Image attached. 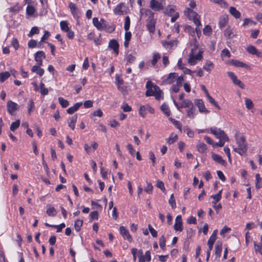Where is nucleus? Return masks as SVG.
I'll use <instances>...</instances> for the list:
<instances>
[{
  "label": "nucleus",
  "instance_id": "obj_62",
  "mask_svg": "<svg viewBox=\"0 0 262 262\" xmlns=\"http://www.w3.org/2000/svg\"><path fill=\"white\" fill-rule=\"evenodd\" d=\"M166 238L164 235H162L159 239L160 247L163 249L165 247Z\"/></svg>",
  "mask_w": 262,
  "mask_h": 262
},
{
  "label": "nucleus",
  "instance_id": "obj_57",
  "mask_svg": "<svg viewBox=\"0 0 262 262\" xmlns=\"http://www.w3.org/2000/svg\"><path fill=\"white\" fill-rule=\"evenodd\" d=\"M191 19H192L194 24L196 25L197 28L201 25V24L199 16L197 13L196 16L192 17Z\"/></svg>",
  "mask_w": 262,
  "mask_h": 262
},
{
  "label": "nucleus",
  "instance_id": "obj_28",
  "mask_svg": "<svg viewBox=\"0 0 262 262\" xmlns=\"http://www.w3.org/2000/svg\"><path fill=\"white\" fill-rule=\"evenodd\" d=\"M196 148L198 151L201 153H204L207 150V145L204 143L200 141L198 142V143L196 145Z\"/></svg>",
  "mask_w": 262,
  "mask_h": 262
},
{
  "label": "nucleus",
  "instance_id": "obj_12",
  "mask_svg": "<svg viewBox=\"0 0 262 262\" xmlns=\"http://www.w3.org/2000/svg\"><path fill=\"white\" fill-rule=\"evenodd\" d=\"M227 75L232 80L233 83L234 84L238 85L241 89H244V84L240 80L237 79V76L235 75V74L233 72H228Z\"/></svg>",
  "mask_w": 262,
  "mask_h": 262
},
{
  "label": "nucleus",
  "instance_id": "obj_10",
  "mask_svg": "<svg viewBox=\"0 0 262 262\" xmlns=\"http://www.w3.org/2000/svg\"><path fill=\"white\" fill-rule=\"evenodd\" d=\"M113 11L115 14L120 15L126 14L127 9L124 3H120L116 6Z\"/></svg>",
  "mask_w": 262,
  "mask_h": 262
},
{
  "label": "nucleus",
  "instance_id": "obj_16",
  "mask_svg": "<svg viewBox=\"0 0 262 262\" xmlns=\"http://www.w3.org/2000/svg\"><path fill=\"white\" fill-rule=\"evenodd\" d=\"M194 103L198 106L200 113L204 114L209 113V111L206 108L204 103L202 99H196L194 101Z\"/></svg>",
  "mask_w": 262,
  "mask_h": 262
},
{
  "label": "nucleus",
  "instance_id": "obj_26",
  "mask_svg": "<svg viewBox=\"0 0 262 262\" xmlns=\"http://www.w3.org/2000/svg\"><path fill=\"white\" fill-rule=\"evenodd\" d=\"M82 105V102H77L75 103L73 106L69 107L67 110V113L72 114L77 111L79 108Z\"/></svg>",
  "mask_w": 262,
  "mask_h": 262
},
{
  "label": "nucleus",
  "instance_id": "obj_7",
  "mask_svg": "<svg viewBox=\"0 0 262 262\" xmlns=\"http://www.w3.org/2000/svg\"><path fill=\"white\" fill-rule=\"evenodd\" d=\"M93 24L99 31L103 30L107 26V23L103 18L99 20L97 17L93 18Z\"/></svg>",
  "mask_w": 262,
  "mask_h": 262
},
{
  "label": "nucleus",
  "instance_id": "obj_52",
  "mask_svg": "<svg viewBox=\"0 0 262 262\" xmlns=\"http://www.w3.org/2000/svg\"><path fill=\"white\" fill-rule=\"evenodd\" d=\"M183 130L188 137L190 138L193 137L194 133L188 126H186L184 127Z\"/></svg>",
  "mask_w": 262,
  "mask_h": 262
},
{
  "label": "nucleus",
  "instance_id": "obj_19",
  "mask_svg": "<svg viewBox=\"0 0 262 262\" xmlns=\"http://www.w3.org/2000/svg\"><path fill=\"white\" fill-rule=\"evenodd\" d=\"M120 232L124 239L127 240L130 242H132V236H130L128 230L125 227L121 226L120 227Z\"/></svg>",
  "mask_w": 262,
  "mask_h": 262
},
{
  "label": "nucleus",
  "instance_id": "obj_21",
  "mask_svg": "<svg viewBox=\"0 0 262 262\" xmlns=\"http://www.w3.org/2000/svg\"><path fill=\"white\" fill-rule=\"evenodd\" d=\"M46 55L44 52L42 51H38L35 55V60L37 62V64L41 66L42 64V59L45 58Z\"/></svg>",
  "mask_w": 262,
  "mask_h": 262
},
{
  "label": "nucleus",
  "instance_id": "obj_42",
  "mask_svg": "<svg viewBox=\"0 0 262 262\" xmlns=\"http://www.w3.org/2000/svg\"><path fill=\"white\" fill-rule=\"evenodd\" d=\"M161 58V55L159 53H154L152 54V59L151 60V64L153 66H155L157 61Z\"/></svg>",
  "mask_w": 262,
  "mask_h": 262
},
{
  "label": "nucleus",
  "instance_id": "obj_11",
  "mask_svg": "<svg viewBox=\"0 0 262 262\" xmlns=\"http://www.w3.org/2000/svg\"><path fill=\"white\" fill-rule=\"evenodd\" d=\"M247 52L252 55H255L257 57H262V53L253 45H248L246 48Z\"/></svg>",
  "mask_w": 262,
  "mask_h": 262
},
{
  "label": "nucleus",
  "instance_id": "obj_58",
  "mask_svg": "<svg viewBox=\"0 0 262 262\" xmlns=\"http://www.w3.org/2000/svg\"><path fill=\"white\" fill-rule=\"evenodd\" d=\"M210 197L213 199V201L212 202V203L213 204H215L221 199L222 195H220V194H215L212 195Z\"/></svg>",
  "mask_w": 262,
  "mask_h": 262
},
{
  "label": "nucleus",
  "instance_id": "obj_39",
  "mask_svg": "<svg viewBox=\"0 0 262 262\" xmlns=\"http://www.w3.org/2000/svg\"><path fill=\"white\" fill-rule=\"evenodd\" d=\"M245 103L246 107L248 110H250L253 108L254 103L250 99L246 98L245 99Z\"/></svg>",
  "mask_w": 262,
  "mask_h": 262
},
{
  "label": "nucleus",
  "instance_id": "obj_14",
  "mask_svg": "<svg viewBox=\"0 0 262 262\" xmlns=\"http://www.w3.org/2000/svg\"><path fill=\"white\" fill-rule=\"evenodd\" d=\"M69 7L70 9V11L73 16L75 18H78L80 16V12L76 5L74 3L70 2L69 3Z\"/></svg>",
  "mask_w": 262,
  "mask_h": 262
},
{
  "label": "nucleus",
  "instance_id": "obj_38",
  "mask_svg": "<svg viewBox=\"0 0 262 262\" xmlns=\"http://www.w3.org/2000/svg\"><path fill=\"white\" fill-rule=\"evenodd\" d=\"M60 27L61 30L63 32H66L70 29V27H69V24L66 20H61L60 22Z\"/></svg>",
  "mask_w": 262,
  "mask_h": 262
},
{
  "label": "nucleus",
  "instance_id": "obj_60",
  "mask_svg": "<svg viewBox=\"0 0 262 262\" xmlns=\"http://www.w3.org/2000/svg\"><path fill=\"white\" fill-rule=\"evenodd\" d=\"M130 27V18L127 16L125 18V23L124 28L125 31H128Z\"/></svg>",
  "mask_w": 262,
  "mask_h": 262
},
{
  "label": "nucleus",
  "instance_id": "obj_40",
  "mask_svg": "<svg viewBox=\"0 0 262 262\" xmlns=\"http://www.w3.org/2000/svg\"><path fill=\"white\" fill-rule=\"evenodd\" d=\"M222 251V245L221 243H217L215 246V253L216 255L220 257Z\"/></svg>",
  "mask_w": 262,
  "mask_h": 262
},
{
  "label": "nucleus",
  "instance_id": "obj_48",
  "mask_svg": "<svg viewBox=\"0 0 262 262\" xmlns=\"http://www.w3.org/2000/svg\"><path fill=\"white\" fill-rule=\"evenodd\" d=\"M161 109L162 111L165 114L166 116H169L170 115V111L168 107V106L166 104H163L161 106Z\"/></svg>",
  "mask_w": 262,
  "mask_h": 262
},
{
  "label": "nucleus",
  "instance_id": "obj_2",
  "mask_svg": "<svg viewBox=\"0 0 262 262\" xmlns=\"http://www.w3.org/2000/svg\"><path fill=\"white\" fill-rule=\"evenodd\" d=\"M203 52L198 48L194 46L191 50L189 54V58L188 59V63L190 66H194L196 64L198 61L202 60Z\"/></svg>",
  "mask_w": 262,
  "mask_h": 262
},
{
  "label": "nucleus",
  "instance_id": "obj_32",
  "mask_svg": "<svg viewBox=\"0 0 262 262\" xmlns=\"http://www.w3.org/2000/svg\"><path fill=\"white\" fill-rule=\"evenodd\" d=\"M77 120V115H75L72 116L68 121L69 126L73 130L75 129V123Z\"/></svg>",
  "mask_w": 262,
  "mask_h": 262
},
{
  "label": "nucleus",
  "instance_id": "obj_51",
  "mask_svg": "<svg viewBox=\"0 0 262 262\" xmlns=\"http://www.w3.org/2000/svg\"><path fill=\"white\" fill-rule=\"evenodd\" d=\"M20 125V121L19 120H17L16 121L12 123L10 126V130L12 132H14L19 126Z\"/></svg>",
  "mask_w": 262,
  "mask_h": 262
},
{
  "label": "nucleus",
  "instance_id": "obj_3",
  "mask_svg": "<svg viewBox=\"0 0 262 262\" xmlns=\"http://www.w3.org/2000/svg\"><path fill=\"white\" fill-rule=\"evenodd\" d=\"M145 13L148 16L147 19V28L148 31L151 33H154L155 31V24L156 20L154 18V13L150 9L145 10Z\"/></svg>",
  "mask_w": 262,
  "mask_h": 262
},
{
  "label": "nucleus",
  "instance_id": "obj_53",
  "mask_svg": "<svg viewBox=\"0 0 262 262\" xmlns=\"http://www.w3.org/2000/svg\"><path fill=\"white\" fill-rule=\"evenodd\" d=\"M212 33V28L210 26L207 25L203 29V33L206 36H210Z\"/></svg>",
  "mask_w": 262,
  "mask_h": 262
},
{
  "label": "nucleus",
  "instance_id": "obj_41",
  "mask_svg": "<svg viewBox=\"0 0 262 262\" xmlns=\"http://www.w3.org/2000/svg\"><path fill=\"white\" fill-rule=\"evenodd\" d=\"M10 76V73L9 72L0 73V82H3Z\"/></svg>",
  "mask_w": 262,
  "mask_h": 262
},
{
  "label": "nucleus",
  "instance_id": "obj_56",
  "mask_svg": "<svg viewBox=\"0 0 262 262\" xmlns=\"http://www.w3.org/2000/svg\"><path fill=\"white\" fill-rule=\"evenodd\" d=\"M254 249L256 253H259L262 255V243L259 244L254 243Z\"/></svg>",
  "mask_w": 262,
  "mask_h": 262
},
{
  "label": "nucleus",
  "instance_id": "obj_4",
  "mask_svg": "<svg viewBox=\"0 0 262 262\" xmlns=\"http://www.w3.org/2000/svg\"><path fill=\"white\" fill-rule=\"evenodd\" d=\"M176 7L173 5H168L163 11L164 15L171 16V21L174 22L179 17V13L176 12Z\"/></svg>",
  "mask_w": 262,
  "mask_h": 262
},
{
  "label": "nucleus",
  "instance_id": "obj_44",
  "mask_svg": "<svg viewBox=\"0 0 262 262\" xmlns=\"http://www.w3.org/2000/svg\"><path fill=\"white\" fill-rule=\"evenodd\" d=\"M210 2L219 5L221 7L227 8L228 5L224 0H210Z\"/></svg>",
  "mask_w": 262,
  "mask_h": 262
},
{
  "label": "nucleus",
  "instance_id": "obj_13",
  "mask_svg": "<svg viewBox=\"0 0 262 262\" xmlns=\"http://www.w3.org/2000/svg\"><path fill=\"white\" fill-rule=\"evenodd\" d=\"M149 7L154 11H159L164 9V6L162 3L157 0H150Z\"/></svg>",
  "mask_w": 262,
  "mask_h": 262
},
{
  "label": "nucleus",
  "instance_id": "obj_23",
  "mask_svg": "<svg viewBox=\"0 0 262 262\" xmlns=\"http://www.w3.org/2000/svg\"><path fill=\"white\" fill-rule=\"evenodd\" d=\"M184 81L183 78H179L176 84H172L170 90L174 93H178L179 91L180 88L182 86Z\"/></svg>",
  "mask_w": 262,
  "mask_h": 262
},
{
  "label": "nucleus",
  "instance_id": "obj_24",
  "mask_svg": "<svg viewBox=\"0 0 262 262\" xmlns=\"http://www.w3.org/2000/svg\"><path fill=\"white\" fill-rule=\"evenodd\" d=\"M228 22V17L227 15H223L220 17L219 21V26L220 28L222 29L225 27Z\"/></svg>",
  "mask_w": 262,
  "mask_h": 262
},
{
  "label": "nucleus",
  "instance_id": "obj_22",
  "mask_svg": "<svg viewBox=\"0 0 262 262\" xmlns=\"http://www.w3.org/2000/svg\"><path fill=\"white\" fill-rule=\"evenodd\" d=\"M230 64L237 67H242L245 69L250 70V67L243 62L237 60L232 59L230 61Z\"/></svg>",
  "mask_w": 262,
  "mask_h": 262
},
{
  "label": "nucleus",
  "instance_id": "obj_20",
  "mask_svg": "<svg viewBox=\"0 0 262 262\" xmlns=\"http://www.w3.org/2000/svg\"><path fill=\"white\" fill-rule=\"evenodd\" d=\"M119 43L115 39H112L108 43V48L113 50L114 53L117 55L119 53Z\"/></svg>",
  "mask_w": 262,
  "mask_h": 262
},
{
  "label": "nucleus",
  "instance_id": "obj_31",
  "mask_svg": "<svg viewBox=\"0 0 262 262\" xmlns=\"http://www.w3.org/2000/svg\"><path fill=\"white\" fill-rule=\"evenodd\" d=\"M178 138V135L174 133L170 134L169 137L166 139L168 144H171L176 142Z\"/></svg>",
  "mask_w": 262,
  "mask_h": 262
},
{
  "label": "nucleus",
  "instance_id": "obj_45",
  "mask_svg": "<svg viewBox=\"0 0 262 262\" xmlns=\"http://www.w3.org/2000/svg\"><path fill=\"white\" fill-rule=\"evenodd\" d=\"M58 100L59 104L61 105V106L62 107L65 108L69 106V102L67 100L64 99L62 97H59L58 98Z\"/></svg>",
  "mask_w": 262,
  "mask_h": 262
},
{
  "label": "nucleus",
  "instance_id": "obj_50",
  "mask_svg": "<svg viewBox=\"0 0 262 262\" xmlns=\"http://www.w3.org/2000/svg\"><path fill=\"white\" fill-rule=\"evenodd\" d=\"M83 224V221L78 219L75 221V224H74V227L75 230L77 231H79L80 230V228L82 226Z\"/></svg>",
  "mask_w": 262,
  "mask_h": 262
},
{
  "label": "nucleus",
  "instance_id": "obj_27",
  "mask_svg": "<svg viewBox=\"0 0 262 262\" xmlns=\"http://www.w3.org/2000/svg\"><path fill=\"white\" fill-rule=\"evenodd\" d=\"M211 156H212V159L214 161L220 163V164H221L222 165H225L226 161L223 159V158H222V157L221 156H220L217 154H214V153H212Z\"/></svg>",
  "mask_w": 262,
  "mask_h": 262
},
{
  "label": "nucleus",
  "instance_id": "obj_63",
  "mask_svg": "<svg viewBox=\"0 0 262 262\" xmlns=\"http://www.w3.org/2000/svg\"><path fill=\"white\" fill-rule=\"evenodd\" d=\"M11 45L14 47L15 50H17L19 47V43L17 39L16 38H13L11 40Z\"/></svg>",
  "mask_w": 262,
  "mask_h": 262
},
{
  "label": "nucleus",
  "instance_id": "obj_18",
  "mask_svg": "<svg viewBox=\"0 0 262 262\" xmlns=\"http://www.w3.org/2000/svg\"><path fill=\"white\" fill-rule=\"evenodd\" d=\"M173 228L174 229L177 231H182L183 230L181 215H178L176 216Z\"/></svg>",
  "mask_w": 262,
  "mask_h": 262
},
{
  "label": "nucleus",
  "instance_id": "obj_49",
  "mask_svg": "<svg viewBox=\"0 0 262 262\" xmlns=\"http://www.w3.org/2000/svg\"><path fill=\"white\" fill-rule=\"evenodd\" d=\"M35 12V8L32 5H28L26 8V13L28 15L32 16Z\"/></svg>",
  "mask_w": 262,
  "mask_h": 262
},
{
  "label": "nucleus",
  "instance_id": "obj_30",
  "mask_svg": "<svg viewBox=\"0 0 262 262\" xmlns=\"http://www.w3.org/2000/svg\"><path fill=\"white\" fill-rule=\"evenodd\" d=\"M213 68L214 64L212 61L210 60L206 61V62H205V64L203 66V69L208 73H210V72L213 69Z\"/></svg>",
  "mask_w": 262,
  "mask_h": 262
},
{
  "label": "nucleus",
  "instance_id": "obj_43",
  "mask_svg": "<svg viewBox=\"0 0 262 262\" xmlns=\"http://www.w3.org/2000/svg\"><path fill=\"white\" fill-rule=\"evenodd\" d=\"M207 97V98H208V101H209V102L210 103H211L212 105H213L216 108H217L218 110H221V107L219 106V105L217 104V103L214 100V99L209 95V94H208V95H207V96H206Z\"/></svg>",
  "mask_w": 262,
  "mask_h": 262
},
{
  "label": "nucleus",
  "instance_id": "obj_46",
  "mask_svg": "<svg viewBox=\"0 0 262 262\" xmlns=\"http://www.w3.org/2000/svg\"><path fill=\"white\" fill-rule=\"evenodd\" d=\"M256 25V22L254 21L250 18H247L244 20V23H243V25L244 27H246L247 26H253V25Z\"/></svg>",
  "mask_w": 262,
  "mask_h": 262
},
{
  "label": "nucleus",
  "instance_id": "obj_29",
  "mask_svg": "<svg viewBox=\"0 0 262 262\" xmlns=\"http://www.w3.org/2000/svg\"><path fill=\"white\" fill-rule=\"evenodd\" d=\"M41 66H39V64H37L34 66L31 69L32 72L36 73L37 74L39 75L40 76H41L44 74V70L41 68H40Z\"/></svg>",
  "mask_w": 262,
  "mask_h": 262
},
{
  "label": "nucleus",
  "instance_id": "obj_55",
  "mask_svg": "<svg viewBox=\"0 0 262 262\" xmlns=\"http://www.w3.org/2000/svg\"><path fill=\"white\" fill-rule=\"evenodd\" d=\"M39 33V30L38 28L37 27H33L31 29L29 34L28 36L32 37L34 34H37Z\"/></svg>",
  "mask_w": 262,
  "mask_h": 262
},
{
  "label": "nucleus",
  "instance_id": "obj_15",
  "mask_svg": "<svg viewBox=\"0 0 262 262\" xmlns=\"http://www.w3.org/2000/svg\"><path fill=\"white\" fill-rule=\"evenodd\" d=\"M8 112L12 115L14 114L15 112L18 109V104L11 100H9L7 103Z\"/></svg>",
  "mask_w": 262,
  "mask_h": 262
},
{
  "label": "nucleus",
  "instance_id": "obj_17",
  "mask_svg": "<svg viewBox=\"0 0 262 262\" xmlns=\"http://www.w3.org/2000/svg\"><path fill=\"white\" fill-rule=\"evenodd\" d=\"M224 35L228 39H231L236 35V33L233 28L229 26L224 30Z\"/></svg>",
  "mask_w": 262,
  "mask_h": 262
},
{
  "label": "nucleus",
  "instance_id": "obj_25",
  "mask_svg": "<svg viewBox=\"0 0 262 262\" xmlns=\"http://www.w3.org/2000/svg\"><path fill=\"white\" fill-rule=\"evenodd\" d=\"M46 213L50 216H55L57 214V211L53 206L50 204H48Z\"/></svg>",
  "mask_w": 262,
  "mask_h": 262
},
{
  "label": "nucleus",
  "instance_id": "obj_59",
  "mask_svg": "<svg viewBox=\"0 0 262 262\" xmlns=\"http://www.w3.org/2000/svg\"><path fill=\"white\" fill-rule=\"evenodd\" d=\"M231 230V228L225 226L220 231V235L222 236H225L226 233L229 232Z\"/></svg>",
  "mask_w": 262,
  "mask_h": 262
},
{
  "label": "nucleus",
  "instance_id": "obj_8",
  "mask_svg": "<svg viewBox=\"0 0 262 262\" xmlns=\"http://www.w3.org/2000/svg\"><path fill=\"white\" fill-rule=\"evenodd\" d=\"M210 130L211 133L214 135L217 138L219 139L222 138L223 139H226L227 141L229 140L227 135L221 129L217 128L216 127H211L210 129Z\"/></svg>",
  "mask_w": 262,
  "mask_h": 262
},
{
  "label": "nucleus",
  "instance_id": "obj_64",
  "mask_svg": "<svg viewBox=\"0 0 262 262\" xmlns=\"http://www.w3.org/2000/svg\"><path fill=\"white\" fill-rule=\"evenodd\" d=\"M192 104L191 102L188 99L184 100L181 104V107H188Z\"/></svg>",
  "mask_w": 262,
  "mask_h": 262
},
{
  "label": "nucleus",
  "instance_id": "obj_1",
  "mask_svg": "<svg viewBox=\"0 0 262 262\" xmlns=\"http://www.w3.org/2000/svg\"><path fill=\"white\" fill-rule=\"evenodd\" d=\"M234 137L237 147L234 148L233 150L241 156H243L246 153L248 149L245 137L239 132H236Z\"/></svg>",
  "mask_w": 262,
  "mask_h": 262
},
{
  "label": "nucleus",
  "instance_id": "obj_37",
  "mask_svg": "<svg viewBox=\"0 0 262 262\" xmlns=\"http://www.w3.org/2000/svg\"><path fill=\"white\" fill-rule=\"evenodd\" d=\"M187 117L189 118H193L196 115L197 112L195 109L192 105L191 107L187 111Z\"/></svg>",
  "mask_w": 262,
  "mask_h": 262
},
{
  "label": "nucleus",
  "instance_id": "obj_54",
  "mask_svg": "<svg viewBox=\"0 0 262 262\" xmlns=\"http://www.w3.org/2000/svg\"><path fill=\"white\" fill-rule=\"evenodd\" d=\"M169 204L170 205L172 209L176 207V203L174 198L173 194H171L169 199Z\"/></svg>",
  "mask_w": 262,
  "mask_h": 262
},
{
  "label": "nucleus",
  "instance_id": "obj_9",
  "mask_svg": "<svg viewBox=\"0 0 262 262\" xmlns=\"http://www.w3.org/2000/svg\"><path fill=\"white\" fill-rule=\"evenodd\" d=\"M146 112H148L150 114H154L155 111L154 108L148 104L145 105H141L139 106V114L142 117H145L146 116Z\"/></svg>",
  "mask_w": 262,
  "mask_h": 262
},
{
  "label": "nucleus",
  "instance_id": "obj_6",
  "mask_svg": "<svg viewBox=\"0 0 262 262\" xmlns=\"http://www.w3.org/2000/svg\"><path fill=\"white\" fill-rule=\"evenodd\" d=\"M179 78H183V77L179 76L176 73H170L163 80L162 83L163 84H170L175 82H177Z\"/></svg>",
  "mask_w": 262,
  "mask_h": 262
},
{
  "label": "nucleus",
  "instance_id": "obj_35",
  "mask_svg": "<svg viewBox=\"0 0 262 262\" xmlns=\"http://www.w3.org/2000/svg\"><path fill=\"white\" fill-rule=\"evenodd\" d=\"M132 36V33L128 31H125V41L124 42V46L126 48L128 47L129 41Z\"/></svg>",
  "mask_w": 262,
  "mask_h": 262
},
{
  "label": "nucleus",
  "instance_id": "obj_36",
  "mask_svg": "<svg viewBox=\"0 0 262 262\" xmlns=\"http://www.w3.org/2000/svg\"><path fill=\"white\" fill-rule=\"evenodd\" d=\"M184 14L190 19L192 18V17L196 16V13L188 8H186L184 11Z\"/></svg>",
  "mask_w": 262,
  "mask_h": 262
},
{
  "label": "nucleus",
  "instance_id": "obj_61",
  "mask_svg": "<svg viewBox=\"0 0 262 262\" xmlns=\"http://www.w3.org/2000/svg\"><path fill=\"white\" fill-rule=\"evenodd\" d=\"M125 59L128 63L134 62L136 59V57L132 54H128L126 56Z\"/></svg>",
  "mask_w": 262,
  "mask_h": 262
},
{
  "label": "nucleus",
  "instance_id": "obj_34",
  "mask_svg": "<svg viewBox=\"0 0 262 262\" xmlns=\"http://www.w3.org/2000/svg\"><path fill=\"white\" fill-rule=\"evenodd\" d=\"M162 44L163 46L166 48H169L172 47H175L177 45V40H171L169 41H162Z\"/></svg>",
  "mask_w": 262,
  "mask_h": 262
},
{
  "label": "nucleus",
  "instance_id": "obj_33",
  "mask_svg": "<svg viewBox=\"0 0 262 262\" xmlns=\"http://www.w3.org/2000/svg\"><path fill=\"white\" fill-rule=\"evenodd\" d=\"M230 13L235 18H239L241 17V13L235 8L230 7L229 8Z\"/></svg>",
  "mask_w": 262,
  "mask_h": 262
},
{
  "label": "nucleus",
  "instance_id": "obj_47",
  "mask_svg": "<svg viewBox=\"0 0 262 262\" xmlns=\"http://www.w3.org/2000/svg\"><path fill=\"white\" fill-rule=\"evenodd\" d=\"M256 178V188L259 189L262 187V179L260 178L259 174H256L255 176Z\"/></svg>",
  "mask_w": 262,
  "mask_h": 262
},
{
  "label": "nucleus",
  "instance_id": "obj_5",
  "mask_svg": "<svg viewBox=\"0 0 262 262\" xmlns=\"http://www.w3.org/2000/svg\"><path fill=\"white\" fill-rule=\"evenodd\" d=\"M162 92L157 85L151 86L150 89L147 90L146 92V96H154L157 100H160L162 98Z\"/></svg>",
  "mask_w": 262,
  "mask_h": 262
}]
</instances>
